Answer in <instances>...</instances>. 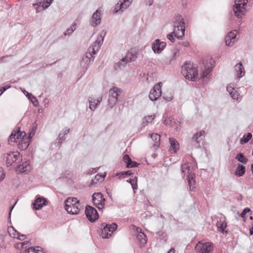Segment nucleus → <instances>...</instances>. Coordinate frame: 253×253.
Segmentation results:
<instances>
[{
	"label": "nucleus",
	"instance_id": "obj_1",
	"mask_svg": "<svg viewBox=\"0 0 253 253\" xmlns=\"http://www.w3.org/2000/svg\"><path fill=\"white\" fill-rule=\"evenodd\" d=\"M103 40L102 34L98 35L95 41L88 47L87 51L83 57L81 61V65L83 68L86 69L88 66L93 62L94 57L93 55L99 51Z\"/></svg>",
	"mask_w": 253,
	"mask_h": 253
},
{
	"label": "nucleus",
	"instance_id": "obj_2",
	"mask_svg": "<svg viewBox=\"0 0 253 253\" xmlns=\"http://www.w3.org/2000/svg\"><path fill=\"white\" fill-rule=\"evenodd\" d=\"M173 28V32L167 36L168 39L172 42H174L175 41L174 36L180 40H182L184 37L185 22L183 18L181 15H178L174 17Z\"/></svg>",
	"mask_w": 253,
	"mask_h": 253
},
{
	"label": "nucleus",
	"instance_id": "obj_3",
	"mask_svg": "<svg viewBox=\"0 0 253 253\" xmlns=\"http://www.w3.org/2000/svg\"><path fill=\"white\" fill-rule=\"evenodd\" d=\"M65 209L67 211L72 214L79 213L80 211L83 209V206L80 201L76 198H69L65 201Z\"/></svg>",
	"mask_w": 253,
	"mask_h": 253
},
{
	"label": "nucleus",
	"instance_id": "obj_4",
	"mask_svg": "<svg viewBox=\"0 0 253 253\" xmlns=\"http://www.w3.org/2000/svg\"><path fill=\"white\" fill-rule=\"evenodd\" d=\"M181 73L186 79L194 81L198 78V70L191 63H186L182 67Z\"/></svg>",
	"mask_w": 253,
	"mask_h": 253
},
{
	"label": "nucleus",
	"instance_id": "obj_5",
	"mask_svg": "<svg viewBox=\"0 0 253 253\" xmlns=\"http://www.w3.org/2000/svg\"><path fill=\"white\" fill-rule=\"evenodd\" d=\"M248 0H235L233 9L235 15L238 18H242L245 14L246 9L245 6L247 5Z\"/></svg>",
	"mask_w": 253,
	"mask_h": 253
},
{
	"label": "nucleus",
	"instance_id": "obj_6",
	"mask_svg": "<svg viewBox=\"0 0 253 253\" xmlns=\"http://www.w3.org/2000/svg\"><path fill=\"white\" fill-rule=\"evenodd\" d=\"M7 167L14 164H18L22 160L21 156L18 152H9L4 155Z\"/></svg>",
	"mask_w": 253,
	"mask_h": 253
},
{
	"label": "nucleus",
	"instance_id": "obj_7",
	"mask_svg": "<svg viewBox=\"0 0 253 253\" xmlns=\"http://www.w3.org/2000/svg\"><path fill=\"white\" fill-rule=\"evenodd\" d=\"M102 229L101 236L104 239H108L111 236V233L117 230V225L115 223L111 224L103 223L101 224Z\"/></svg>",
	"mask_w": 253,
	"mask_h": 253
},
{
	"label": "nucleus",
	"instance_id": "obj_8",
	"mask_svg": "<svg viewBox=\"0 0 253 253\" xmlns=\"http://www.w3.org/2000/svg\"><path fill=\"white\" fill-rule=\"evenodd\" d=\"M122 92V90L117 87H113L109 90L108 103L112 108L117 103L118 97Z\"/></svg>",
	"mask_w": 253,
	"mask_h": 253
},
{
	"label": "nucleus",
	"instance_id": "obj_9",
	"mask_svg": "<svg viewBox=\"0 0 253 253\" xmlns=\"http://www.w3.org/2000/svg\"><path fill=\"white\" fill-rule=\"evenodd\" d=\"M92 202L93 205L99 210H101L104 208L105 199L101 193H94L92 195Z\"/></svg>",
	"mask_w": 253,
	"mask_h": 253
},
{
	"label": "nucleus",
	"instance_id": "obj_10",
	"mask_svg": "<svg viewBox=\"0 0 253 253\" xmlns=\"http://www.w3.org/2000/svg\"><path fill=\"white\" fill-rule=\"evenodd\" d=\"M163 84L159 82L155 84L153 88L151 90L149 97L151 100L155 101L159 99L162 95V86Z\"/></svg>",
	"mask_w": 253,
	"mask_h": 253
},
{
	"label": "nucleus",
	"instance_id": "obj_11",
	"mask_svg": "<svg viewBox=\"0 0 253 253\" xmlns=\"http://www.w3.org/2000/svg\"><path fill=\"white\" fill-rule=\"evenodd\" d=\"M195 250L197 253H211L212 247L210 242L203 243L199 242L196 245Z\"/></svg>",
	"mask_w": 253,
	"mask_h": 253
},
{
	"label": "nucleus",
	"instance_id": "obj_12",
	"mask_svg": "<svg viewBox=\"0 0 253 253\" xmlns=\"http://www.w3.org/2000/svg\"><path fill=\"white\" fill-rule=\"evenodd\" d=\"M20 127L17 126L16 130H13L11 133L8 140V143L16 142V140L21 139L22 137H25L26 134L24 131H20Z\"/></svg>",
	"mask_w": 253,
	"mask_h": 253
},
{
	"label": "nucleus",
	"instance_id": "obj_13",
	"mask_svg": "<svg viewBox=\"0 0 253 253\" xmlns=\"http://www.w3.org/2000/svg\"><path fill=\"white\" fill-rule=\"evenodd\" d=\"M85 213L88 220L92 222H94L99 217L96 210L90 206H86Z\"/></svg>",
	"mask_w": 253,
	"mask_h": 253
},
{
	"label": "nucleus",
	"instance_id": "obj_14",
	"mask_svg": "<svg viewBox=\"0 0 253 253\" xmlns=\"http://www.w3.org/2000/svg\"><path fill=\"white\" fill-rule=\"evenodd\" d=\"M132 1L133 0H119L115 5L114 13L123 12L130 5Z\"/></svg>",
	"mask_w": 253,
	"mask_h": 253
},
{
	"label": "nucleus",
	"instance_id": "obj_15",
	"mask_svg": "<svg viewBox=\"0 0 253 253\" xmlns=\"http://www.w3.org/2000/svg\"><path fill=\"white\" fill-rule=\"evenodd\" d=\"M137 58L136 54L132 53L131 52H128L126 56L122 58L121 60L118 63L117 65L120 69L126 66L128 62L134 61Z\"/></svg>",
	"mask_w": 253,
	"mask_h": 253
},
{
	"label": "nucleus",
	"instance_id": "obj_16",
	"mask_svg": "<svg viewBox=\"0 0 253 253\" xmlns=\"http://www.w3.org/2000/svg\"><path fill=\"white\" fill-rule=\"evenodd\" d=\"M236 30L230 32L225 38V44L228 46H232L237 41Z\"/></svg>",
	"mask_w": 253,
	"mask_h": 253
},
{
	"label": "nucleus",
	"instance_id": "obj_17",
	"mask_svg": "<svg viewBox=\"0 0 253 253\" xmlns=\"http://www.w3.org/2000/svg\"><path fill=\"white\" fill-rule=\"evenodd\" d=\"M178 53V51L175 49L167 53L164 59V62L167 65L171 64L172 61L177 57Z\"/></svg>",
	"mask_w": 253,
	"mask_h": 253
},
{
	"label": "nucleus",
	"instance_id": "obj_18",
	"mask_svg": "<svg viewBox=\"0 0 253 253\" xmlns=\"http://www.w3.org/2000/svg\"><path fill=\"white\" fill-rule=\"evenodd\" d=\"M166 43L164 42H161L160 40H156L152 46V48L155 53H160L166 47Z\"/></svg>",
	"mask_w": 253,
	"mask_h": 253
},
{
	"label": "nucleus",
	"instance_id": "obj_19",
	"mask_svg": "<svg viewBox=\"0 0 253 253\" xmlns=\"http://www.w3.org/2000/svg\"><path fill=\"white\" fill-rule=\"evenodd\" d=\"M33 208L36 210H41L44 205H47V201L42 197H38L32 204Z\"/></svg>",
	"mask_w": 253,
	"mask_h": 253
},
{
	"label": "nucleus",
	"instance_id": "obj_20",
	"mask_svg": "<svg viewBox=\"0 0 253 253\" xmlns=\"http://www.w3.org/2000/svg\"><path fill=\"white\" fill-rule=\"evenodd\" d=\"M101 22V13L99 9H97L93 14L90 20V24L94 27L100 24Z\"/></svg>",
	"mask_w": 253,
	"mask_h": 253
},
{
	"label": "nucleus",
	"instance_id": "obj_21",
	"mask_svg": "<svg viewBox=\"0 0 253 253\" xmlns=\"http://www.w3.org/2000/svg\"><path fill=\"white\" fill-rule=\"evenodd\" d=\"M204 131L202 130L194 135L193 140L197 145L196 147L199 148L200 147V143L201 141L203 140L204 137Z\"/></svg>",
	"mask_w": 253,
	"mask_h": 253
},
{
	"label": "nucleus",
	"instance_id": "obj_22",
	"mask_svg": "<svg viewBox=\"0 0 253 253\" xmlns=\"http://www.w3.org/2000/svg\"><path fill=\"white\" fill-rule=\"evenodd\" d=\"M227 91L229 93L231 97L236 100H238L239 99V94L237 90L233 87L231 85H228L227 87Z\"/></svg>",
	"mask_w": 253,
	"mask_h": 253
},
{
	"label": "nucleus",
	"instance_id": "obj_23",
	"mask_svg": "<svg viewBox=\"0 0 253 253\" xmlns=\"http://www.w3.org/2000/svg\"><path fill=\"white\" fill-rule=\"evenodd\" d=\"M88 100L89 103V108L91 110L94 111L96 108L97 105L102 101V97L100 96L98 97L97 100L90 97L89 98Z\"/></svg>",
	"mask_w": 253,
	"mask_h": 253
},
{
	"label": "nucleus",
	"instance_id": "obj_24",
	"mask_svg": "<svg viewBox=\"0 0 253 253\" xmlns=\"http://www.w3.org/2000/svg\"><path fill=\"white\" fill-rule=\"evenodd\" d=\"M235 70L237 77L240 78L245 75V70L241 62H239L235 66Z\"/></svg>",
	"mask_w": 253,
	"mask_h": 253
},
{
	"label": "nucleus",
	"instance_id": "obj_25",
	"mask_svg": "<svg viewBox=\"0 0 253 253\" xmlns=\"http://www.w3.org/2000/svg\"><path fill=\"white\" fill-rule=\"evenodd\" d=\"M181 172L184 175H190L191 174H194L192 172V170L191 167V164L190 163H185L182 165L181 166Z\"/></svg>",
	"mask_w": 253,
	"mask_h": 253
},
{
	"label": "nucleus",
	"instance_id": "obj_26",
	"mask_svg": "<svg viewBox=\"0 0 253 253\" xmlns=\"http://www.w3.org/2000/svg\"><path fill=\"white\" fill-rule=\"evenodd\" d=\"M20 253H44L42 249L40 247H29L28 249L21 251Z\"/></svg>",
	"mask_w": 253,
	"mask_h": 253
},
{
	"label": "nucleus",
	"instance_id": "obj_27",
	"mask_svg": "<svg viewBox=\"0 0 253 253\" xmlns=\"http://www.w3.org/2000/svg\"><path fill=\"white\" fill-rule=\"evenodd\" d=\"M149 135L152 140L154 141L153 147L155 149H157L160 144V135L158 133H153Z\"/></svg>",
	"mask_w": 253,
	"mask_h": 253
},
{
	"label": "nucleus",
	"instance_id": "obj_28",
	"mask_svg": "<svg viewBox=\"0 0 253 253\" xmlns=\"http://www.w3.org/2000/svg\"><path fill=\"white\" fill-rule=\"evenodd\" d=\"M30 144L29 139L25 137H22L19 142V148L22 150L26 149Z\"/></svg>",
	"mask_w": 253,
	"mask_h": 253
},
{
	"label": "nucleus",
	"instance_id": "obj_29",
	"mask_svg": "<svg viewBox=\"0 0 253 253\" xmlns=\"http://www.w3.org/2000/svg\"><path fill=\"white\" fill-rule=\"evenodd\" d=\"M195 174H191L190 175H187V179L189 184V188L191 191H194L195 189V181L194 180Z\"/></svg>",
	"mask_w": 253,
	"mask_h": 253
},
{
	"label": "nucleus",
	"instance_id": "obj_30",
	"mask_svg": "<svg viewBox=\"0 0 253 253\" xmlns=\"http://www.w3.org/2000/svg\"><path fill=\"white\" fill-rule=\"evenodd\" d=\"M245 167L241 164H239L235 171V174L239 177H241L245 174Z\"/></svg>",
	"mask_w": 253,
	"mask_h": 253
},
{
	"label": "nucleus",
	"instance_id": "obj_31",
	"mask_svg": "<svg viewBox=\"0 0 253 253\" xmlns=\"http://www.w3.org/2000/svg\"><path fill=\"white\" fill-rule=\"evenodd\" d=\"M137 239L141 245H144L147 242V239L145 234L143 232H140L137 234Z\"/></svg>",
	"mask_w": 253,
	"mask_h": 253
},
{
	"label": "nucleus",
	"instance_id": "obj_32",
	"mask_svg": "<svg viewBox=\"0 0 253 253\" xmlns=\"http://www.w3.org/2000/svg\"><path fill=\"white\" fill-rule=\"evenodd\" d=\"M235 159L243 164H246L248 161V159L241 153H238L236 155Z\"/></svg>",
	"mask_w": 253,
	"mask_h": 253
},
{
	"label": "nucleus",
	"instance_id": "obj_33",
	"mask_svg": "<svg viewBox=\"0 0 253 253\" xmlns=\"http://www.w3.org/2000/svg\"><path fill=\"white\" fill-rule=\"evenodd\" d=\"M218 230L223 233L227 227V223L225 221H220L216 224Z\"/></svg>",
	"mask_w": 253,
	"mask_h": 253
},
{
	"label": "nucleus",
	"instance_id": "obj_34",
	"mask_svg": "<svg viewBox=\"0 0 253 253\" xmlns=\"http://www.w3.org/2000/svg\"><path fill=\"white\" fill-rule=\"evenodd\" d=\"M169 141L170 142L171 148L173 149L174 152L175 153L176 151L179 149V144L173 138H169Z\"/></svg>",
	"mask_w": 253,
	"mask_h": 253
},
{
	"label": "nucleus",
	"instance_id": "obj_35",
	"mask_svg": "<svg viewBox=\"0 0 253 253\" xmlns=\"http://www.w3.org/2000/svg\"><path fill=\"white\" fill-rule=\"evenodd\" d=\"M20 169V172L21 173H27L30 171L31 166L27 162L23 163L21 166L19 167Z\"/></svg>",
	"mask_w": 253,
	"mask_h": 253
},
{
	"label": "nucleus",
	"instance_id": "obj_36",
	"mask_svg": "<svg viewBox=\"0 0 253 253\" xmlns=\"http://www.w3.org/2000/svg\"><path fill=\"white\" fill-rule=\"evenodd\" d=\"M7 232L9 235L13 238H16L17 235L18 234V232L15 230L12 226L8 227Z\"/></svg>",
	"mask_w": 253,
	"mask_h": 253
},
{
	"label": "nucleus",
	"instance_id": "obj_37",
	"mask_svg": "<svg viewBox=\"0 0 253 253\" xmlns=\"http://www.w3.org/2000/svg\"><path fill=\"white\" fill-rule=\"evenodd\" d=\"M137 177L135 176L132 178H130L127 180V182L130 183L132 186L133 190L134 191L137 189Z\"/></svg>",
	"mask_w": 253,
	"mask_h": 253
},
{
	"label": "nucleus",
	"instance_id": "obj_38",
	"mask_svg": "<svg viewBox=\"0 0 253 253\" xmlns=\"http://www.w3.org/2000/svg\"><path fill=\"white\" fill-rule=\"evenodd\" d=\"M252 137V134L251 133H248L246 136L244 135L243 138L240 140V143L244 144L247 143Z\"/></svg>",
	"mask_w": 253,
	"mask_h": 253
},
{
	"label": "nucleus",
	"instance_id": "obj_39",
	"mask_svg": "<svg viewBox=\"0 0 253 253\" xmlns=\"http://www.w3.org/2000/svg\"><path fill=\"white\" fill-rule=\"evenodd\" d=\"M155 117V115H151L150 116H148L145 117L143 119V124L146 125L147 124L149 123H151Z\"/></svg>",
	"mask_w": 253,
	"mask_h": 253
},
{
	"label": "nucleus",
	"instance_id": "obj_40",
	"mask_svg": "<svg viewBox=\"0 0 253 253\" xmlns=\"http://www.w3.org/2000/svg\"><path fill=\"white\" fill-rule=\"evenodd\" d=\"M212 68H213L212 66L210 67H205V70L203 71V72H202V73L201 74V77L203 78L206 77L209 74H210L211 73V72L212 70Z\"/></svg>",
	"mask_w": 253,
	"mask_h": 253
},
{
	"label": "nucleus",
	"instance_id": "obj_41",
	"mask_svg": "<svg viewBox=\"0 0 253 253\" xmlns=\"http://www.w3.org/2000/svg\"><path fill=\"white\" fill-rule=\"evenodd\" d=\"M52 1V0H44L42 2L40 3V5L45 9L49 6Z\"/></svg>",
	"mask_w": 253,
	"mask_h": 253
},
{
	"label": "nucleus",
	"instance_id": "obj_42",
	"mask_svg": "<svg viewBox=\"0 0 253 253\" xmlns=\"http://www.w3.org/2000/svg\"><path fill=\"white\" fill-rule=\"evenodd\" d=\"M163 97L165 100L168 101H170L173 98V94H172L171 91L169 93L164 92L163 93Z\"/></svg>",
	"mask_w": 253,
	"mask_h": 253
},
{
	"label": "nucleus",
	"instance_id": "obj_43",
	"mask_svg": "<svg viewBox=\"0 0 253 253\" xmlns=\"http://www.w3.org/2000/svg\"><path fill=\"white\" fill-rule=\"evenodd\" d=\"M26 244H27V243H26L25 242L19 243L16 245V246H17L16 248H19V249L20 248L21 249V251H22L27 248V247L25 246Z\"/></svg>",
	"mask_w": 253,
	"mask_h": 253
},
{
	"label": "nucleus",
	"instance_id": "obj_44",
	"mask_svg": "<svg viewBox=\"0 0 253 253\" xmlns=\"http://www.w3.org/2000/svg\"><path fill=\"white\" fill-rule=\"evenodd\" d=\"M75 30V28H73L72 27H70L66 30V31L64 32V35L65 36L70 35Z\"/></svg>",
	"mask_w": 253,
	"mask_h": 253
},
{
	"label": "nucleus",
	"instance_id": "obj_45",
	"mask_svg": "<svg viewBox=\"0 0 253 253\" xmlns=\"http://www.w3.org/2000/svg\"><path fill=\"white\" fill-rule=\"evenodd\" d=\"M36 129H37L36 126H34L32 127V130L30 132L29 136L27 138L30 139V138H32L35 135Z\"/></svg>",
	"mask_w": 253,
	"mask_h": 253
},
{
	"label": "nucleus",
	"instance_id": "obj_46",
	"mask_svg": "<svg viewBox=\"0 0 253 253\" xmlns=\"http://www.w3.org/2000/svg\"><path fill=\"white\" fill-rule=\"evenodd\" d=\"M138 164L136 162L132 161L131 160V162H130V163L127 164V166L126 167L128 168H135V167H136L138 166Z\"/></svg>",
	"mask_w": 253,
	"mask_h": 253
},
{
	"label": "nucleus",
	"instance_id": "obj_47",
	"mask_svg": "<svg viewBox=\"0 0 253 253\" xmlns=\"http://www.w3.org/2000/svg\"><path fill=\"white\" fill-rule=\"evenodd\" d=\"M123 160L124 162L126 164V166H127V164L130 163V162H131V160L128 155H124Z\"/></svg>",
	"mask_w": 253,
	"mask_h": 253
},
{
	"label": "nucleus",
	"instance_id": "obj_48",
	"mask_svg": "<svg viewBox=\"0 0 253 253\" xmlns=\"http://www.w3.org/2000/svg\"><path fill=\"white\" fill-rule=\"evenodd\" d=\"M251 211V210L248 208H245L242 212V213H241V216L242 217H243V218H245V215H246V214L248 212H249V211Z\"/></svg>",
	"mask_w": 253,
	"mask_h": 253
},
{
	"label": "nucleus",
	"instance_id": "obj_49",
	"mask_svg": "<svg viewBox=\"0 0 253 253\" xmlns=\"http://www.w3.org/2000/svg\"><path fill=\"white\" fill-rule=\"evenodd\" d=\"M57 139L58 140V142L61 143L62 141L65 139V135H62V133H59Z\"/></svg>",
	"mask_w": 253,
	"mask_h": 253
},
{
	"label": "nucleus",
	"instance_id": "obj_50",
	"mask_svg": "<svg viewBox=\"0 0 253 253\" xmlns=\"http://www.w3.org/2000/svg\"><path fill=\"white\" fill-rule=\"evenodd\" d=\"M26 92L27 93V96L29 99H30L31 101H32V99L36 100V102L38 103V100L34 96H33L31 93H29L27 91H26Z\"/></svg>",
	"mask_w": 253,
	"mask_h": 253
},
{
	"label": "nucleus",
	"instance_id": "obj_51",
	"mask_svg": "<svg viewBox=\"0 0 253 253\" xmlns=\"http://www.w3.org/2000/svg\"><path fill=\"white\" fill-rule=\"evenodd\" d=\"M70 131V129L68 128V127H65L61 131L60 133H62V135H66L67 134H68L69 133V132Z\"/></svg>",
	"mask_w": 253,
	"mask_h": 253
},
{
	"label": "nucleus",
	"instance_id": "obj_52",
	"mask_svg": "<svg viewBox=\"0 0 253 253\" xmlns=\"http://www.w3.org/2000/svg\"><path fill=\"white\" fill-rule=\"evenodd\" d=\"M5 176V174L4 173L3 169L2 168L0 167V181H2Z\"/></svg>",
	"mask_w": 253,
	"mask_h": 253
},
{
	"label": "nucleus",
	"instance_id": "obj_53",
	"mask_svg": "<svg viewBox=\"0 0 253 253\" xmlns=\"http://www.w3.org/2000/svg\"><path fill=\"white\" fill-rule=\"evenodd\" d=\"M26 238V236L24 234H20L18 232V234L17 235L16 238L17 239H18L20 240H24Z\"/></svg>",
	"mask_w": 253,
	"mask_h": 253
},
{
	"label": "nucleus",
	"instance_id": "obj_54",
	"mask_svg": "<svg viewBox=\"0 0 253 253\" xmlns=\"http://www.w3.org/2000/svg\"><path fill=\"white\" fill-rule=\"evenodd\" d=\"M10 86H4V87H3L2 88H0V96L3 93V92L5 91L7 88H8Z\"/></svg>",
	"mask_w": 253,
	"mask_h": 253
},
{
	"label": "nucleus",
	"instance_id": "obj_55",
	"mask_svg": "<svg viewBox=\"0 0 253 253\" xmlns=\"http://www.w3.org/2000/svg\"><path fill=\"white\" fill-rule=\"evenodd\" d=\"M132 174V173L131 170H128V171H125L124 173H122V175H123L125 174L126 175H130Z\"/></svg>",
	"mask_w": 253,
	"mask_h": 253
},
{
	"label": "nucleus",
	"instance_id": "obj_56",
	"mask_svg": "<svg viewBox=\"0 0 253 253\" xmlns=\"http://www.w3.org/2000/svg\"><path fill=\"white\" fill-rule=\"evenodd\" d=\"M146 3L149 6H151L153 3V0H146Z\"/></svg>",
	"mask_w": 253,
	"mask_h": 253
},
{
	"label": "nucleus",
	"instance_id": "obj_57",
	"mask_svg": "<svg viewBox=\"0 0 253 253\" xmlns=\"http://www.w3.org/2000/svg\"><path fill=\"white\" fill-rule=\"evenodd\" d=\"M180 44H181V45H182L185 47H187L189 45V42H181Z\"/></svg>",
	"mask_w": 253,
	"mask_h": 253
},
{
	"label": "nucleus",
	"instance_id": "obj_58",
	"mask_svg": "<svg viewBox=\"0 0 253 253\" xmlns=\"http://www.w3.org/2000/svg\"><path fill=\"white\" fill-rule=\"evenodd\" d=\"M174 250L173 248H171L169 250L168 253H174Z\"/></svg>",
	"mask_w": 253,
	"mask_h": 253
},
{
	"label": "nucleus",
	"instance_id": "obj_59",
	"mask_svg": "<svg viewBox=\"0 0 253 253\" xmlns=\"http://www.w3.org/2000/svg\"><path fill=\"white\" fill-rule=\"evenodd\" d=\"M141 231H142V230H141V228H137V229H136V231H137V234H138V233H139L142 232H141Z\"/></svg>",
	"mask_w": 253,
	"mask_h": 253
},
{
	"label": "nucleus",
	"instance_id": "obj_60",
	"mask_svg": "<svg viewBox=\"0 0 253 253\" xmlns=\"http://www.w3.org/2000/svg\"><path fill=\"white\" fill-rule=\"evenodd\" d=\"M250 232L251 235L253 234V227L250 229Z\"/></svg>",
	"mask_w": 253,
	"mask_h": 253
},
{
	"label": "nucleus",
	"instance_id": "obj_61",
	"mask_svg": "<svg viewBox=\"0 0 253 253\" xmlns=\"http://www.w3.org/2000/svg\"><path fill=\"white\" fill-rule=\"evenodd\" d=\"M33 103L34 105L35 106H37L38 105V103H37L36 102V100H35V101L33 102Z\"/></svg>",
	"mask_w": 253,
	"mask_h": 253
},
{
	"label": "nucleus",
	"instance_id": "obj_62",
	"mask_svg": "<svg viewBox=\"0 0 253 253\" xmlns=\"http://www.w3.org/2000/svg\"><path fill=\"white\" fill-rule=\"evenodd\" d=\"M251 170H252V173L253 174V164H252L251 165Z\"/></svg>",
	"mask_w": 253,
	"mask_h": 253
},
{
	"label": "nucleus",
	"instance_id": "obj_63",
	"mask_svg": "<svg viewBox=\"0 0 253 253\" xmlns=\"http://www.w3.org/2000/svg\"><path fill=\"white\" fill-rule=\"evenodd\" d=\"M13 207H14V206H13L11 208V209H10V211H9V216H10L11 212V211H12V210L13 209Z\"/></svg>",
	"mask_w": 253,
	"mask_h": 253
},
{
	"label": "nucleus",
	"instance_id": "obj_64",
	"mask_svg": "<svg viewBox=\"0 0 253 253\" xmlns=\"http://www.w3.org/2000/svg\"><path fill=\"white\" fill-rule=\"evenodd\" d=\"M98 177H100V176H99V175H96L95 176V178H97V180H98V179H98Z\"/></svg>",
	"mask_w": 253,
	"mask_h": 253
}]
</instances>
